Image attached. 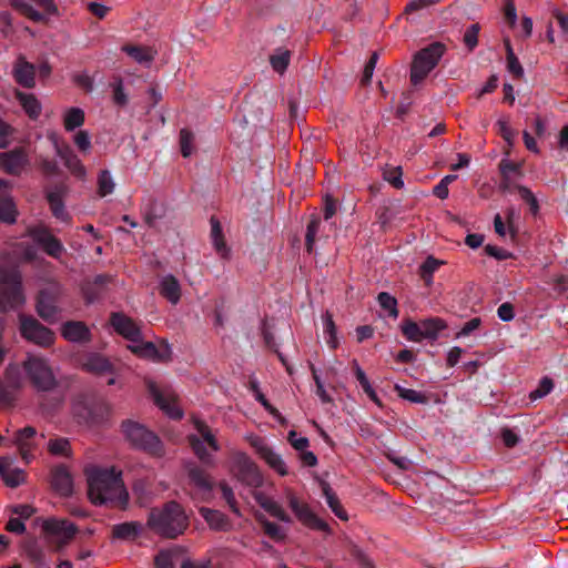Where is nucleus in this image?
Listing matches in <instances>:
<instances>
[{"mask_svg": "<svg viewBox=\"0 0 568 568\" xmlns=\"http://www.w3.org/2000/svg\"><path fill=\"white\" fill-rule=\"evenodd\" d=\"M194 134L189 129L180 131V149L184 158H189L193 152Z\"/></svg>", "mask_w": 568, "mask_h": 568, "instance_id": "3c124183", "label": "nucleus"}, {"mask_svg": "<svg viewBox=\"0 0 568 568\" xmlns=\"http://www.w3.org/2000/svg\"><path fill=\"white\" fill-rule=\"evenodd\" d=\"M246 439L250 443V445L256 450L261 458L271 449V447L267 446L265 440L257 435H248Z\"/></svg>", "mask_w": 568, "mask_h": 568, "instance_id": "338daca9", "label": "nucleus"}, {"mask_svg": "<svg viewBox=\"0 0 568 568\" xmlns=\"http://www.w3.org/2000/svg\"><path fill=\"white\" fill-rule=\"evenodd\" d=\"M255 499L257 501V504L265 510L267 511L271 516L277 518L278 520L281 521H284V523H291L292 519L291 517L285 513V510L283 509V507L277 503L275 501L274 499L263 495V494H257L255 496Z\"/></svg>", "mask_w": 568, "mask_h": 568, "instance_id": "72a5a7b5", "label": "nucleus"}, {"mask_svg": "<svg viewBox=\"0 0 568 568\" xmlns=\"http://www.w3.org/2000/svg\"><path fill=\"white\" fill-rule=\"evenodd\" d=\"M211 223V240L216 253L223 257L227 258L230 256V248L226 245L224 240L223 231L221 223L217 217L212 216L210 220Z\"/></svg>", "mask_w": 568, "mask_h": 568, "instance_id": "c756f323", "label": "nucleus"}, {"mask_svg": "<svg viewBox=\"0 0 568 568\" xmlns=\"http://www.w3.org/2000/svg\"><path fill=\"white\" fill-rule=\"evenodd\" d=\"M445 45L434 42L419 50L413 58L410 67V82L414 85L423 82L430 71L438 64L445 53Z\"/></svg>", "mask_w": 568, "mask_h": 568, "instance_id": "20e7f679", "label": "nucleus"}, {"mask_svg": "<svg viewBox=\"0 0 568 568\" xmlns=\"http://www.w3.org/2000/svg\"><path fill=\"white\" fill-rule=\"evenodd\" d=\"M20 331L26 339L43 347L54 342V334L32 317L20 316Z\"/></svg>", "mask_w": 568, "mask_h": 568, "instance_id": "4468645a", "label": "nucleus"}, {"mask_svg": "<svg viewBox=\"0 0 568 568\" xmlns=\"http://www.w3.org/2000/svg\"><path fill=\"white\" fill-rule=\"evenodd\" d=\"M114 189H115V183L112 179L110 171L102 170L98 176V194H99V196L104 197V196L113 193Z\"/></svg>", "mask_w": 568, "mask_h": 568, "instance_id": "ea45409f", "label": "nucleus"}, {"mask_svg": "<svg viewBox=\"0 0 568 568\" xmlns=\"http://www.w3.org/2000/svg\"><path fill=\"white\" fill-rule=\"evenodd\" d=\"M12 75L14 81L27 89L36 85V67L28 62L23 55H19L13 64Z\"/></svg>", "mask_w": 568, "mask_h": 568, "instance_id": "aec40b11", "label": "nucleus"}, {"mask_svg": "<svg viewBox=\"0 0 568 568\" xmlns=\"http://www.w3.org/2000/svg\"><path fill=\"white\" fill-rule=\"evenodd\" d=\"M110 323L119 335L131 343L139 342L141 339L142 333L140 326L123 313H112L110 316Z\"/></svg>", "mask_w": 568, "mask_h": 568, "instance_id": "f3484780", "label": "nucleus"}, {"mask_svg": "<svg viewBox=\"0 0 568 568\" xmlns=\"http://www.w3.org/2000/svg\"><path fill=\"white\" fill-rule=\"evenodd\" d=\"M52 488L60 496H70L73 491V479L64 466H58L51 474Z\"/></svg>", "mask_w": 568, "mask_h": 568, "instance_id": "a878e982", "label": "nucleus"}, {"mask_svg": "<svg viewBox=\"0 0 568 568\" xmlns=\"http://www.w3.org/2000/svg\"><path fill=\"white\" fill-rule=\"evenodd\" d=\"M310 368L312 371V376H313V379H314L315 385H316V395L320 397L322 403H325V404L331 403L332 402V397L326 392V389L324 387V384H323L321 377L317 374V369L315 368V366L313 364L310 365Z\"/></svg>", "mask_w": 568, "mask_h": 568, "instance_id": "4d7b16f0", "label": "nucleus"}, {"mask_svg": "<svg viewBox=\"0 0 568 568\" xmlns=\"http://www.w3.org/2000/svg\"><path fill=\"white\" fill-rule=\"evenodd\" d=\"M70 443L67 438H54L48 443V450L55 456H69Z\"/></svg>", "mask_w": 568, "mask_h": 568, "instance_id": "de8ad7c7", "label": "nucleus"}, {"mask_svg": "<svg viewBox=\"0 0 568 568\" xmlns=\"http://www.w3.org/2000/svg\"><path fill=\"white\" fill-rule=\"evenodd\" d=\"M62 295V287L58 283L40 291L37 302L39 316L48 323H55L61 318L62 310L58 302Z\"/></svg>", "mask_w": 568, "mask_h": 568, "instance_id": "9d476101", "label": "nucleus"}, {"mask_svg": "<svg viewBox=\"0 0 568 568\" xmlns=\"http://www.w3.org/2000/svg\"><path fill=\"white\" fill-rule=\"evenodd\" d=\"M395 389L397 390L399 397L408 402L418 404H425L427 402L426 395L415 389L404 388L400 386H396Z\"/></svg>", "mask_w": 568, "mask_h": 568, "instance_id": "603ef678", "label": "nucleus"}, {"mask_svg": "<svg viewBox=\"0 0 568 568\" xmlns=\"http://www.w3.org/2000/svg\"><path fill=\"white\" fill-rule=\"evenodd\" d=\"M285 496L288 507L301 524L313 530H328V525L318 518L311 507L305 501L301 500L292 490H286Z\"/></svg>", "mask_w": 568, "mask_h": 568, "instance_id": "f8f14e48", "label": "nucleus"}, {"mask_svg": "<svg viewBox=\"0 0 568 568\" xmlns=\"http://www.w3.org/2000/svg\"><path fill=\"white\" fill-rule=\"evenodd\" d=\"M290 58L291 52L288 50L280 49L275 54L271 55L270 62L276 72L283 73L290 63Z\"/></svg>", "mask_w": 568, "mask_h": 568, "instance_id": "c03bdc74", "label": "nucleus"}, {"mask_svg": "<svg viewBox=\"0 0 568 568\" xmlns=\"http://www.w3.org/2000/svg\"><path fill=\"white\" fill-rule=\"evenodd\" d=\"M320 226H321V220L318 217L312 219L310 221V223L307 224L306 234H305V246H306V251L308 253L313 252V247H314L315 240H316V234L320 230Z\"/></svg>", "mask_w": 568, "mask_h": 568, "instance_id": "09e8293b", "label": "nucleus"}, {"mask_svg": "<svg viewBox=\"0 0 568 568\" xmlns=\"http://www.w3.org/2000/svg\"><path fill=\"white\" fill-rule=\"evenodd\" d=\"M73 142L81 152L87 153L91 149V139L88 131H78L73 136Z\"/></svg>", "mask_w": 568, "mask_h": 568, "instance_id": "0e129e2a", "label": "nucleus"}, {"mask_svg": "<svg viewBox=\"0 0 568 568\" xmlns=\"http://www.w3.org/2000/svg\"><path fill=\"white\" fill-rule=\"evenodd\" d=\"M446 328L443 320L427 318L418 323L407 320L402 324L403 335L412 342H422L423 339H435L438 333Z\"/></svg>", "mask_w": 568, "mask_h": 568, "instance_id": "1a4fd4ad", "label": "nucleus"}, {"mask_svg": "<svg viewBox=\"0 0 568 568\" xmlns=\"http://www.w3.org/2000/svg\"><path fill=\"white\" fill-rule=\"evenodd\" d=\"M146 525L156 535L174 539L187 529L189 517L179 503L169 501L162 508L151 509Z\"/></svg>", "mask_w": 568, "mask_h": 568, "instance_id": "f03ea898", "label": "nucleus"}, {"mask_svg": "<svg viewBox=\"0 0 568 568\" xmlns=\"http://www.w3.org/2000/svg\"><path fill=\"white\" fill-rule=\"evenodd\" d=\"M16 394L11 387L4 381L0 379V406H11L16 400Z\"/></svg>", "mask_w": 568, "mask_h": 568, "instance_id": "bf43d9fd", "label": "nucleus"}, {"mask_svg": "<svg viewBox=\"0 0 568 568\" xmlns=\"http://www.w3.org/2000/svg\"><path fill=\"white\" fill-rule=\"evenodd\" d=\"M24 303L21 274L18 270H0V305L4 310L16 308Z\"/></svg>", "mask_w": 568, "mask_h": 568, "instance_id": "423d86ee", "label": "nucleus"}, {"mask_svg": "<svg viewBox=\"0 0 568 568\" xmlns=\"http://www.w3.org/2000/svg\"><path fill=\"white\" fill-rule=\"evenodd\" d=\"M322 318H323V331H324L326 343L332 349H335L338 346V339H337V335H336V326L333 321V316L328 311H326L323 314Z\"/></svg>", "mask_w": 568, "mask_h": 568, "instance_id": "4c0bfd02", "label": "nucleus"}, {"mask_svg": "<svg viewBox=\"0 0 568 568\" xmlns=\"http://www.w3.org/2000/svg\"><path fill=\"white\" fill-rule=\"evenodd\" d=\"M4 383L9 385L14 392L22 387V379L18 367H8L4 372Z\"/></svg>", "mask_w": 568, "mask_h": 568, "instance_id": "5fc2aeb1", "label": "nucleus"}, {"mask_svg": "<svg viewBox=\"0 0 568 568\" xmlns=\"http://www.w3.org/2000/svg\"><path fill=\"white\" fill-rule=\"evenodd\" d=\"M22 367L31 385L38 392H52L58 387L55 373L47 358L29 355L23 361Z\"/></svg>", "mask_w": 568, "mask_h": 568, "instance_id": "7ed1b4c3", "label": "nucleus"}, {"mask_svg": "<svg viewBox=\"0 0 568 568\" xmlns=\"http://www.w3.org/2000/svg\"><path fill=\"white\" fill-rule=\"evenodd\" d=\"M377 61H378V53L377 52H373L371 58H369V60L365 64L363 77H362V80H361L362 84H364V85L369 84Z\"/></svg>", "mask_w": 568, "mask_h": 568, "instance_id": "69168bd1", "label": "nucleus"}, {"mask_svg": "<svg viewBox=\"0 0 568 568\" xmlns=\"http://www.w3.org/2000/svg\"><path fill=\"white\" fill-rule=\"evenodd\" d=\"M11 185L0 180V222L14 223L17 219V209L10 196Z\"/></svg>", "mask_w": 568, "mask_h": 568, "instance_id": "b1692460", "label": "nucleus"}, {"mask_svg": "<svg viewBox=\"0 0 568 568\" xmlns=\"http://www.w3.org/2000/svg\"><path fill=\"white\" fill-rule=\"evenodd\" d=\"M82 368L85 372L95 375L114 373L113 366L109 359L98 354L88 356L87 359L82 363Z\"/></svg>", "mask_w": 568, "mask_h": 568, "instance_id": "cd10ccee", "label": "nucleus"}, {"mask_svg": "<svg viewBox=\"0 0 568 568\" xmlns=\"http://www.w3.org/2000/svg\"><path fill=\"white\" fill-rule=\"evenodd\" d=\"M480 27L478 23L471 24L464 33V43L469 49L473 50L478 44V33Z\"/></svg>", "mask_w": 568, "mask_h": 568, "instance_id": "e2e57ef3", "label": "nucleus"}, {"mask_svg": "<svg viewBox=\"0 0 568 568\" xmlns=\"http://www.w3.org/2000/svg\"><path fill=\"white\" fill-rule=\"evenodd\" d=\"M516 190L520 199L529 205L531 214L536 216L539 213V203L535 194L524 185H517Z\"/></svg>", "mask_w": 568, "mask_h": 568, "instance_id": "49530a36", "label": "nucleus"}, {"mask_svg": "<svg viewBox=\"0 0 568 568\" xmlns=\"http://www.w3.org/2000/svg\"><path fill=\"white\" fill-rule=\"evenodd\" d=\"M55 151L63 164L73 175L80 179L85 176L87 171L84 165L68 144L60 145L55 142Z\"/></svg>", "mask_w": 568, "mask_h": 568, "instance_id": "5701e85b", "label": "nucleus"}, {"mask_svg": "<svg viewBox=\"0 0 568 568\" xmlns=\"http://www.w3.org/2000/svg\"><path fill=\"white\" fill-rule=\"evenodd\" d=\"M122 432L126 440L135 448L158 457L164 454L163 446L158 436L148 430L143 425L126 420L122 423Z\"/></svg>", "mask_w": 568, "mask_h": 568, "instance_id": "39448f33", "label": "nucleus"}, {"mask_svg": "<svg viewBox=\"0 0 568 568\" xmlns=\"http://www.w3.org/2000/svg\"><path fill=\"white\" fill-rule=\"evenodd\" d=\"M199 511L211 529L229 531L232 528L230 519L220 510L201 507Z\"/></svg>", "mask_w": 568, "mask_h": 568, "instance_id": "bb28decb", "label": "nucleus"}, {"mask_svg": "<svg viewBox=\"0 0 568 568\" xmlns=\"http://www.w3.org/2000/svg\"><path fill=\"white\" fill-rule=\"evenodd\" d=\"M160 294L172 304H178L181 298L179 281L173 275H165L160 282Z\"/></svg>", "mask_w": 568, "mask_h": 568, "instance_id": "473e14b6", "label": "nucleus"}, {"mask_svg": "<svg viewBox=\"0 0 568 568\" xmlns=\"http://www.w3.org/2000/svg\"><path fill=\"white\" fill-rule=\"evenodd\" d=\"M322 490L326 499V503L334 513V515L338 517L341 520H348V515L346 510L343 508L338 497L336 496L335 491L331 488V486L327 483H323Z\"/></svg>", "mask_w": 568, "mask_h": 568, "instance_id": "f704fd0d", "label": "nucleus"}, {"mask_svg": "<svg viewBox=\"0 0 568 568\" xmlns=\"http://www.w3.org/2000/svg\"><path fill=\"white\" fill-rule=\"evenodd\" d=\"M48 202L50 204V209H51V212L52 214L63 221V222H69L70 221V216L69 214L65 212L64 210V204H63V201H62V196L59 192H50L48 194Z\"/></svg>", "mask_w": 568, "mask_h": 568, "instance_id": "58836bf2", "label": "nucleus"}, {"mask_svg": "<svg viewBox=\"0 0 568 568\" xmlns=\"http://www.w3.org/2000/svg\"><path fill=\"white\" fill-rule=\"evenodd\" d=\"M506 45V61H507V70L514 74L516 78H521L524 75V69L518 60V58L515 55L514 50L511 48V44L509 41L505 42Z\"/></svg>", "mask_w": 568, "mask_h": 568, "instance_id": "a19ab883", "label": "nucleus"}, {"mask_svg": "<svg viewBox=\"0 0 568 568\" xmlns=\"http://www.w3.org/2000/svg\"><path fill=\"white\" fill-rule=\"evenodd\" d=\"M149 390L153 396L154 403L171 418L179 419L182 417V410L176 404L172 395L162 393L154 383H149Z\"/></svg>", "mask_w": 568, "mask_h": 568, "instance_id": "412c9836", "label": "nucleus"}, {"mask_svg": "<svg viewBox=\"0 0 568 568\" xmlns=\"http://www.w3.org/2000/svg\"><path fill=\"white\" fill-rule=\"evenodd\" d=\"M27 556L37 565L41 566L44 564L43 550L39 547L36 541H31L24 547Z\"/></svg>", "mask_w": 568, "mask_h": 568, "instance_id": "13d9d810", "label": "nucleus"}, {"mask_svg": "<svg viewBox=\"0 0 568 568\" xmlns=\"http://www.w3.org/2000/svg\"><path fill=\"white\" fill-rule=\"evenodd\" d=\"M219 486L221 488L222 496L225 499L229 507L231 508V510L234 514L240 515V510L237 507V503H236L233 489L225 481H221Z\"/></svg>", "mask_w": 568, "mask_h": 568, "instance_id": "052dcab7", "label": "nucleus"}, {"mask_svg": "<svg viewBox=\"0 0 568 568\" xmlns=\"http://www.w3.org/2000/svg\"><path fill=\"white\" fill-rule=\"evenodd\" d=\"M97 407L108 410L103 403H89L83 396L75 398L72 403V412L79 423L89 424L98 422V417L94 413Z\"/></svg>", "mask_w": 568, "mask_h": 568, "instance_id": "4be33fe9", "label": "nucleus"}, {"mask_svg": "<svg viewBox=\"0 0 568 568\" xmlns=\"http://www.w3.org/2000/svg\"><path fill=\"white\" fill-rule=\"evenodd\" d=\"M122 51L130 55L135 62L140 64H151L156 55V50L152 47L125 44Z\"/></svg>", "mask_w": 568, "mask_h": 568, "instance_id": "c85d7f7f", "label": "nucleus"}, {"mask_svg": "<svg viewBox=\"0 0 568 568\" xmlns=\"http://www.w3.org/2000/svg\"><path fill=\"white\" fill-rule=\"evenodd\" d=\"M41 529L45 540L57 550L69 545L78 532V527L73 523L54 517L43 519Z\"/></svg>", "mask_w": 568, "mask_h": 568, "instance_id": "6e6552de", "label": "nucleus"}, {"mask_svg": "<svg viewBox=\"0 0 568 568\" xmlns=\"http://www.w3.org/2000/svg\"><path fill=\"white\" fill-rule=\"evenodd\" d=\"M113 89V101L120 106H124L128 103V95L124 92L123 81L118 78L112 84Z\"/></svg>", "mask_w": 568, "mask_h": 568, "instance_id": "680f3d73", "label": "nucleus"}, {"mask_svg": "<svg viewBox=\"0 0 568 568\" xmlns=\"http://www.w3.org/2000/svg\"><path fill=\"white\" fill-rule=\"evenodd\" d=\"M28 235L47 255L53 258L59 260L65 251L62 242L43 224L30 226Z\"/></svg>", "mask_w": 568, "mask_h": 568, "instance_id": "ddd939ff", "label": "nucleus"}, {"mask_svg": "<svg viewBox=\"0 0 568 568\" xmlns=\"http://www.w3.org/2000/svg\"><path fill=\"white\" fill-rule=\"evenodd\" d=\"M257 519L261 523L264 532L270 538H272L275 541H280L285 538V532L277 524L267 520L263 515L258 516Z\"/></svg>", "mask_w": 568, "mask_h": 568, "instance_id": "37998d69", "label": "nucleus"}, {"mask_svg": "<svg viewBox=\"0 0 568 568\" xmlns=\"http://www.w3.org/2000/svg\"><path fill=\"white\" fill-rule=\"evenodd\" d=\"M143 530V526L139 521H128L114 525L112 527L113 538L121 540H134Z\"/></svg>", "mask_w": 568, "mask_h": 568, "instance_id": "2f4dec72", "label": "nucleus"}, {"mask_svg": "<svg viewBox=\"0 0 568 568\" xmlns=\"http://www.w3.org/2000/svg\"><path fill=\"white\" fill-rule=\"evenodd\" d=\"M88 494L94 505L112 504L125 508L129 494L124 487L121 471L114 467L100 468L91 466L85 468Z\"/></svg>", "mask_w": 568, "mask_h": 568, "instance_id": "f257e3e1", "label": "nucleus"}, {"mask_svg": "<svg viewBox=\"0 0 568 568\" xmlns=\"http://www.w3.org/2000/svg\"><path fill=\"white\" fill-rule=\"evenodd\" d=\"M62 120L64 130L71 132L83 125L85 114L81 108L72 106L64 111Z\"/></svg>", "mask_w": 568, "mask_h": 568, "instance_id": "c9c22d12", "label": "nucleus"}, {"mask_svg": "<svg viewBox=\"0 0 568 568\" xmlns=\"http://www.w3.org/2000/svg\"><path fill=\"white\" fill-rule=\"evenodd\" d=\"M186 468L190 484L194 486L202 499H206L213 489L211 476L203 468L193 463L189 464Z\"/></svg>", "mask_w": 568, "mask_h": 568, "instance_id": "a211bd4d", "label": "nucleus"}, {"mask_svg": "<svg viewBox=\"0 0 568 568\" xmlns=\"http://www.w3.org/2000/svg\"><path fill=\"white\" fill-rule=\"evenodd\" d=\"M444 264V261L435 258L432 255L424 261V263L419 266V275L426 285H430L433 283L434 273Z\"/></svg>", "mask_w": 568, "mask_h": 568, "instance_id": "e433bc0d", "label": "nucleus"}, {"mask_svg": "<svg viewBox=\"0 0 568 568\" xmlns=\"http://www.w3.org/2000/svg\"><path fill=\"white\" fill-rule=\"evenodd\" d=\"M61 334L67 341L73 343L89 342L91 337L90 329L80 321L65 322L61 327Z\"/></svg>", "mask_w": 568, "mask_h": 568, "instance_id": "393cba45", "label": "nucleus"}, {"mask_svg": "<svg viewBox=\"0 0 568 568\" xmlns=\"http://www.w3.org/2000/svg\"><path fill=\"white\" fill-rule=\"evenodd\" d=\"M377 301H378L381 307L388 312L389 316H392V317L398 316L397 301L389 293H387V292L379 293L377 296Z\"/></svg>", "mask_w": 568, "mask_h": 568, "instance_id": "8fccbe9b", "label": "nucleus"}, {"mask_svg": "<svg viewBox=\"0 0 568 568\" xmlns=\"http://www.w3.org/2000/svg\"><path fill=\"white\" fill-rule=\"evenodd\" d=\"M128 348L138 357L153 362H169L172 357L171 347L165 341H162L158 347L154 343L144 342L141 338L130 344Z\"/></svg>", "mask_w": 568, "mask_h": 568, "instance_id": "2eb2a0df", "label": "nucleus"}, {"mask_svg": "<svg viewBox=\"0 0 568 568\" xmlns=\"http://www.w3.org/2000/svg\"><path fill=\"white\" fill-rule=\"evenodd\" d=\"M16 99L19 101L23 111L28 114L30 119L37 120L40 116L42 106L34 94L17 90Z\"/></svg>", "mask_w": 568, "mask_h": 568, "instance_id": "7c9ffc66", "label": "nucleus"}, {"mask_svg": "<svg viewBox=\"0 0 568 568\" xmlns=\"http://www.w3.org/2000/svg\"><path fill=\"white\" fill-rule=\"evenodd\" d=\"M3 481L9 487H18L26 480V474L23 470L18 468L8 469L6 471L0 473Z\"/></svg>", "mask_w": 568, "mask_h": 568, "instance_id": "a18cd8bd", "label": "nucleus"}, {"mask_svg": "<svg viewBox=\"0 0 568 568\" xmlns=\"http://www.w3.org/2000/svg\"><path fill=\"white\" fill-rule=\"evenodd\" d=\"M156 568H174L172 555L169 551H160L154 559Z\"/></svg>", "mask_w": 568, "mask_h": 568, "instance_id": "774afa93", "label": "nucleus"}, {"mask_svg": "<svg viewBox=\"0 0 568 568\" xmlns=\"http://www.w3.org/2000/svg\"><path fill=\"white\" fill-rule=\"evenodd\" d=\"M552 388H554L552 379L549 377H544L539 382L538 387L529 394V398L532 400L542 398L546 395H548L552 390Z\"/></svg>", "mask_w": 568, "mask_h": 568, "instance_id": "6e6d98bb", "label": "nucleus"}, {"mask_svg": "<svg viewBox=\"0 0 568 568\" xmlns=\"http://www.w3.org/2000/svg\"><path fill=\"white\" fill-rule=\"evenodd\" d=\"M194 426H195V429L197 430L199 435L201 436V438L197 437L196 435H190L189 436L190 446L192 447L196 457L202 463H204L206 465H213V457H212V455H210L206 452V449L204 447V442L209 445V447L212 450L217 452V450H220V445L217 443V439H216L215 435L212 433L211 428L204 422L195 420Z\"/></svg>", "mask_w": 568, "mask_h": 568, "instance_id": "9b49d317", "label": "nucleus"}, {"mask_svg": "<svg viewBox=\"0 0 568 568\" xmlns=\"http://www.w3.org/2000/svg\"><path fill=\"white\" fill-rule=\"evenodd\" d=\"M262 459L281 476L287 475L288 470L282 457L271 448Z\"/></svg>", "mask_w": 568, "mask_h": 568, "instance_id": "79ce46f5", "label": "nucleus"}, {"mask_svg": "<svg viewBox=\"0 0 568 568\" xmlns=\"http://www.w3.org/2000/svg\"><path fill=\"white\" fill-rule=\"evenodd\" d=\"M403 172L400 166L389 168L384 171V179L392 184L395 189H402L404 186V182L402 179Z\"/></svg>", "mask_w": 568, "mask_h": 568, "instance_id": "864d4df0", "label": "nucleus"}, {"mask_svg": "<svg viewBox=\"0 0 568 568\" xmlns=\"http://www.w3.org/2000/svg\"><path fill=\"white\" fill-rule=\"evenodd\" d=\"M37 430L34 427L27 426L24 428H21L14 433V437L11 442H7L6 445L17 446V449L21 456V458L29 463L31 458L33 457V450L36 448V439Z\"/></svg>", "mask_w": 568, "mask_h": 568, "instance_id": "dca6fc26", "label": "nucleus"}, {"mask_svg": "<svg viewBox=\"0 0 568 568\" xmlns=\"http://www.w3.org/2000/svg\"><path fill=\"white\" fill-rule=\"evenodd\" d=\"M229 470L242 484L250 487H260L263 477L255 463L243 452H232L230 455Z\"/></svg>", "mask_w": 568, "mask_h": 568, "instance_id": "0eeeda50", "label": "nucleus"}, {"mask_svg": "<svg viewBox=\"0 0 568 568\" xmlns=\"http://www.w3.org/2000/svg\"><path fill=\"white\" fill-rule=\"evenodd\" d=\"M27 164L28 158L22 149L0 153V168L8 174L20 175Z\"/></svg>", "mask_w": 568, "mask_h": 568, "instance_id": "6ab92c4d", "label": "nucleus"}]
</instances>
